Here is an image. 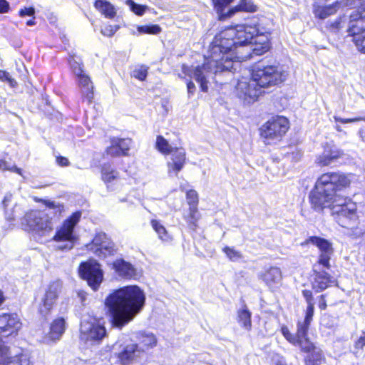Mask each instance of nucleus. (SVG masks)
I'll return each instance as SVG.
<instances>
[{
    "label": "nucleus",
    "instance_id": "obj_4",
    "mask_svg": "<svg viewBox=\"0 0 365 365\" xmlns=\"http://www.w3.org/2000/svg\"><path fill=\"white\" fill-rule=\"evenodd\" d=\"M219 42L213 38L210 43L208 61L215 69V72H222L230 70L232 67L234 61L242 62L250 59L252 56L250 50L244 48L245 45H235L230 47L229 51L219 48Z\"/></svg>",
    "mask_w": 365,
    "mask_h": 365
},
{
    "label": "nucleus",
    "instance_id": "obj_51",
    "mask_svg": "<svg viewBox=\"0 0 365 365\" xmlns=\"http://www.w3.org/2000/svg\"><path fill=\"white\" fill-rule=\"evenodd\" d=\"M159 238L165 242H169L173 240V235L168 230H155Z\"/></svg>",
    "mask_w": 365,
    "mask_h": 365
},
{
    "label": "nucleus",
    "instance_id": "obj_15",
    "mask_svg": "<svg viewBox=\"0 0 365 365\" xmlns=\"http://www.w3.org/2000/svg\"><path fill=\"white\" fill-rule=\"evenodd\" d=\"M344 155L343 150L337 148L333 143H326L323 145V152L316 156L314 164L320 168L329 167L333 163L342 158Z\"/></svg>",
    "mask_w": 365,
    "mask_h": 365
},
{
    "label": "nucleus",
    "instance_id": "obj_12",
    "mask_svg": "<svg viewBox=\"0 0 365 365\" xmlns=\"http://www.w3.org/2000/svg\"><path fill=\"white\" fill-rule=\"evenodd\" d=\"M121 365H142L145 359V352L138 344L124 346L118 354Z\"/></svg>",
    "mask_w": 365,
    "mask_h": 365
},
{
    "label": "nucleus",
    "instance_id": "obj_28",
    "mask_svg": "<svg viewBox=\"0 0 365 365\" xmlns=\"http://www.w3.org/2000/svg\"><path fill=\"white\" fill-rule=\"evenodd\" d=\"M338 4V2L336 1L329 5H314L313 14L315 18L318 19H325L337 12Z\"/></svg>",
    "mask_w": 365,
    "mask_h": 365
},
{
    "label": "nucleus",
    "instance_id": "obj_53",
    "mask_svg": "<svg viewBox=\"0 0 365 365\" xmlns=\"http://www.w3.org/2000/svg\"><path fill=\"white\" fill-rule=\"evenodd\" d=\"M35 14V9L34 6L24 7L19 11V15L21 17L26 16H34Z\"/></svg>",
    "mask_w": 365,
    "mask_h": 365
},
{
    "label": "nucleus",
    "instance_id": "obj_32",
    "mask_svg": "<svg viewBox=\"0 0 365 365\" xmlns=\"http://www.w3.org/2000/svg\"><path fill=\"white\" fill-rule=\"evenodd\" d=\"M308 352L305 358V363L307 365H320L324 361V357L321 350L316 348L312 344V348L309 351H305Z\"/></svg>",
    "mask_w": 365,
    "mask_h": 365
},
{
    "label": "nucleus",
    "instance_id": "obj_56",
    "mask_svg": "<svg viewBox=\"0 0 365 365\" xmlns=\"http://www.w3.org/2000/svg\"><path fill=\"white\" fill-rule=\"evenodd\" d=\"M365 346V333H364L355 342L356 349H362Z\"/></svg>",
    "mask_w": 365,
    "mask_h": 365
},
{
    "label": "nucleus",
    "instance_id": "obj_9",
    "mask_svg": "<svg viewBox=\"0 0 365 365\" xmlns=\"http://www.w3.org/2000/svg\"><path fill=\"white\" fill-rule=\"evenodd\" d=\"M106 336L105 327L92 317H84L81 323L80 338L86 343H99Z\"/></svg>",
    "mask_w": 365,
    "mask_h": 365
},
{
    "label": "nucleus",
    "instance_id": "obj_63",
    "mask_svg": "<svg viewBox=\"0 0 365 365\" xmlns=\"http://www.w3.org/2000/svg\"><path fill=\"white\" fill-rule=\"evenodd\" d=\"M6 164V162L4 160L0 159V169L4 168Z\"/></svg>",
    "mask_w": 365,
    "mask_h": 365
},
{
    "label": "nucleus",
    "instance_id": "obj_6",
    "mask_svg": "<svg viewBox=\"0 0 365 365\" xmlns=\"http://www.w3.org/2000/svg\"><path fill=\"white\" fill-rule=\"evenodd\" d=\"M250 79L259 86L267 88L282 83L286 80V73L279 65H262L259 62L252 69Z\"/></svg>",
    "mask_w": 365,
    "mask_h": 365
},
{
    "label": "nucleus",
    "instance_id": "obj_36",
    "mask_svg": "<svg viewBox=\"0 0 365 365\" xmlns=\"http://www.w3.org/2000/svg\"><path fill=\"white\" fill-rule=\"evenodd\" d=\"M82 216V212L77 210L69 215L63 222L60 228H74L80 221Z\"/></svg>",
    "mask_w": 365,
    "mask_h": 365
},
{
    "label": "nucleus",
    "instance_id": "obj_41",
    "mask_svg": "<svg viewBox=\"0 0 365 365\" xmlns=\"http://www.w3.org/2000/svg\"><path fill=\"white\" fill-rule=\"evenodd\" d=\"M68 62L71 71L76 76L85 73L84 65L82 61H77L73 56H70L68 58Z\"/></svg>",
    "mask_w": 365,
    "mask_h": 365
},
{
    "label": "nucleus",
    "instance_id": "obj_17",
    "mask_svg": "<svg viewBox=\"0 0 365 365\" xmlns=\"http://www.w3.org/2000/svg\"><path fill=\"white\" fill-rule=\"evenodd\" d=\"M130 143V138H112L110 145L106 148L105 153L111 158L128 156Z\"/></svg>",
    "mask_w": 365,
    "mask_h": 365
},
{
    "label": "nucleus",
    "instance_id": "obj_25",
    "mask_svg": "<svg viewBox=\"0 0 365 365\" xmlns=\"http://www.w3.org/2000/svg\"><path fill=\"white\" fill-rule=\"evenodd\" d=\"M53 240L58 243H62V245H57V248L60 250L71 249L76 240V237L73 233V230H58Z\"/></svg>",
    "mask_w": 365,
    "mask_h": 365
},
{
    "label": "nucleus",
    "instance_id": "obj_3",
    "mask_svg": "<svg viewBox=\"0 0 365 365\" xmlns=\"http://www.w3.org/2000/svg\"><path fill=\"white\" fill-rule=\"evenodd\" d=\"M259 36H263V32L259 29V24H240L234 26H228L220 31L214 37L220 43L221 48L229 51L230 47L235 45H249L255 43L256 46L252 49L257 55H262L269 49V42L265 36V40L259 43L253 40Z\"/></svg>",
    "mask_w": 365,
    "mask_h": 365
},
{
    "label": "nucleus",
    "instance_id": "obj_54",
    "mask_svg": "<svg viewBox=\"0 0 365 365\" xmlns=\"http://www.w3.org/2000/svg\"><path fill=\"white\" fill-rule=\"evenodd\" d=\"M56 163L60 167H68L70 165L68 159L62 155H57L56 157Z\"/></svg>",
    "mask_w": 365,
    "mask_h": 365
},
{
    "label": "nucleus",
    "instance_id": "obj_27",
    "mask_svg": "<svg viewBox=\"0 0 365 365\" xmlns=\"http://www.w3.org/2000/svg\"><path fill=\"white\" fill-rule=\"evenodd\" d=\"M262 279L270 289H275L281 284V271L277 267H271L262 275Z\"/></svg>",
    "mask_w": 365,
    "mask_h": 365
},
{
    "label": "nucleus",
    "instance_id": "obj_31",
    "mask_svg": "<svg viewBox=\"0 0 365 365\" xmlns=\"http://www.w3.org/2000/svg\"><path fill=\"white\" fill-rule=\"evenodd\" d=\"M314 304H307V310H306V316L304 322H299V335L300 336H303L304 335H307V331L309 329V327L311 321L312 320V317L314 315Z\"/></svg>",
    "mask_w": 365,
    "mask_h": 365
},
{
    "label": "nucleus",
    "instance_id": "obj_49",
    "mask_svg": "<svg viewBox=\"0 0 365 365\" xmlns=\"http://www.w3.org/2000/svg\"><path fill=\"white\" fill-rule=\"evenodd\" d=\"M223 252L226 254L227 257L232 261H237L242 258V255L240 252L233 248L225 247Z\"/></svg>",
    "mask_w": 365,
    "mask_h": 365
},
{
    "label": "nucleus",
    "instance_id": "obj_61",
    "mask_svg": "<svg viewBox=\"0 0 365 365\" xmlns=\"http://www.w3.org/2000/svg\"><path fill=\"white\" fill-rule=\"evenodd\" d=\"M150 223L153 228H164L158 220L153 219Z\"/></svg>",
    "mask_w": 365,
    "mask_h": 365
},
{
    "label": "nucleus",
    "instance_id": "obj_43",
    "mask_svg": "<svg viewBox=\"0 0 365 365\" xmlns=\"http://www.w3.org/2000/svg\"><path fill=\"white\" fill-rule=\"evenodd\" d=\"M126 4L135 14L140 16H143L148 9L147 6L136 4L133 0H126Z\"/></svg>",
    "mask_w": 365,
    "mask_h": 365
},
{
    "label": "nucleus",
    "instance_id": "obj_18",
    "mask_svg": "<svg viewBox=\"0 0 365 365\" xmlns=\"http://www.w3.org/2000/svg\"><path fill=\"white\" fill-rule=\"evenodd\" d=\"M21 327V322L14 314L0 315V336L7 337L16 334Z\"/></svg>",
    "mask_w": 365,
    "mask_h": 365
},
{
    "label": "nucleus",
    "instance_id": "obj_47",
    "mask_svg": "<svg viewBox=\"0 0 365 365\" xmlns=\"http://www.w3.org/2000/svg\"><path fill=\"white\" fill-rule=\"evenodd\" d=\"M119 29V25L106 24L101 29V33L104 36L112 37Z\"/></svg>",
    "mask_w": 365,
    "mask_h": 365
},
{
    "label": "nucleus",
    "instance_id": "obj_38",
    "mask_svg": "<svg viewBox=\"0 0 365 365\" xmlns=\"http://www.w3.org/2000/svg\"><path fill=\"white\" fill-rule=\"evenodd\" d=\"M8 365H34L29 355L26 353H21L14 356Z\"/></svg>",
    "mask_w": 365,
    "mask_h": 365
},
{
    "label": "nucleus",
    "instance_id": "obj_30",
    "mask_svg": "<svg viewBox=\"0 0 365 365\" xmlns=\"http://www.w3.org/2000/svg\"><path fill=\"white\" fill-rule=\"evenodd\" d=\"M99 169L101 178L106 184L110 183L119 178L118 172L108 162L101 165Z\"/></svg>",
    "mask_w": 365,
    "mask_h": 365
},
{
    "label": "nucleus",
    "instance_id": "obj_24",
    "mask_svg": "<svg viewBox=\"0 0 365 365\" xmlns=\"http://www.w3.org/2000/svg\"><path fill=\"white\" fill-rule=\"evenodd\" d=\"M113 269L120 277L125 278H135L138 276L135 268L129 262L123 259H118L113 262Z\"/></svg>",
    "mask_w": 365,
    "mask_h": 365
},
{
    "label": "nucleus",
    "instance_id": "obj_7",
    "mask_svg": "<svg viewBox=\"0 0 365 365\" xmlns=\"http://www.w3.org/2000/svg\"><path fill=\"white\" fill-rule=\"evenodd\" d=\"M346 32L357 51L365 54V2L350 14Z\"/></svg>",
    "mask_w": 365,
    "mask_h": 365
},
{
    "label": "nucleus",
    "instance_id": "obj_29",
    "mask_svg": "<svg viewBox=\"0 0 365 365\" xmlns=\"http://www.w3.org/2000/svg\"><path fill=\"white\" fill-rule=\"evenodd\" d=\"M262 88V87L259 86L255 82L251 80L250 82L246 83L244 88V98L249 102L257 101L258 97L264 93Z\"/></svg>",
    "mask_w": 365,
    "mask_h": 365
},
{
    "label": "nucleus",
    "instance_id": "obj_2",
    "mask_svg": "<svg viewBox=\"0 0 365 365\" xmlns=\"http://www.w3.org/2000/svg\"><path fill=\"white\" fill-rule=\"evenodd\" d=\"M349 175L341 171H327L317 178L309 194V202L312 208L322 212L327 204L340 197L338 192L351 187Z\"/></svg>",
    "mask_w": 365,
    "mask_h": 365
},
{
    "label": "nucleus",
    "instance_id": "obj_21",
    "mask_svg": "<svg viewBox=\"0 0 365 365\" xmlns=\"http://www.w3.org/2000/svg\"><path fill=\"white\" fill-rule=\"evenodd\" d=\"M78 87L81 90V99L83 102L91 104L94 98L93 84L90 76L85 73L76 77Z\"/></svg>",
    "mask_w": 365,
    "mask_h": 365
},
{
    "label": "nucleus",
    "instance_id": "obj_22",
    "mask_svg": "<svg viewBox=\"0 0 365 365\" xmlns=\"http://www.w3.org/2000/svg\"><path fill=\"white\" fill-rule=\"evenodd\" d=\"M316 263L313 266V278L312 280V288L316 292H322L327 289L331 282L330 275L325 271L321 270L320 266Z\"/></svg>",
    "mask_w": 365,
    "mask_h": 365
},
{
    "label": "nucleus",
    "instance_id": "obj_39",
    "mask_svg": "<svg viewBox=\"0 0 365 365\" xmlns=\"http://www.w3.org/2000/svg\"><path fill=\"white\" fill-rule=\"evenodd\" d=\"M140 34L157 35L162 31V28L158 24L140 25L137 27Z\"/></svg>",
    "mask_w": 365,
    "mask_h": 365
},
{
    "label": "nucleus",
    "instance_id": "obj_10",
    "mask_svg": "<svg viewBox=\"0 0 365 365\" xmlns=\"http://www.w3.org/2000/svg\"><path fill=\"white\" fill-rule=\"evenodd\" d=\"M327 204V207L332 211V215L338 217H344L349 220L358 218V207L356 202L349 196L341 195Z\"/></svg>",
    "mask_w": 365,
    "mask_h": 365
},
{
    "label": "nucleus",
    "instance_id": "obj_26",
    "mask_svg": "<svg viewBox=\"0 0 365 365\" xmlns=\"http://www.w3.org/2000/svg\"><path fill=\"white\" fill-rule=\"evenodd\" d=\"M93 6L101 16L106 19H113L117 16L115 6L108 0H95Z\"/></svg>",
    "mask_w": 365,
    "mask_h": 365
},
{
    "label": "nucleus",
    "instance_id": "obj_48",
    "mask_svg": "<svg viewBox=\"0 0 365 365\" xmlns=\"http://www.w3.org/2000/svg\"><path fill=\"white\" fill-rule=\"evenodd\" d=\"M0 81L7 82L11 88H16L18 85L16 81L5 70L0 69Z\"/></svg>",
    "mask_w": 365,
    "mask_h": 365
},
{
    "label": "nucleus",
    "instance_id": "obj_57",
    "mask_svg": "<svg viewBox=\"0 0 365 365\" xmlns=\"http://www.w3.org/2000/svg\"><path fill=\"white\" fill-rule=\"evenodd\" d=\"M302 294H303L304 297L306 299V302H307V304H309V303L310 304H314V299H313V297H312V293L311 291H309V290H304V291H303Z\"/></svg>",
    "mask_w": 365,
    "mask_h": 365
},
{
    "label": "nucleus",
    "instance_id": "obj_64",
    "mask_svg": "<svg viewBox=\"0 0 365 365\" xmlns=\"http://www.w3.org/2000/svg\"><path fill=\"white\" fill-rule=\"evenodd\" d=\"M4 297L3 296L2 292L0 290V305L4 302Z\"/></svg>",
    "mask_w": 365,
    "mask_h": 365
},
{
    "label": "nucleus",
    "instance_id": "obj_52",
    "mask_svg": "<svg viewBox=\"0 0 365 365\" xmlns=\"http://www.w3.org/2000/svg\"><path fill=\"white\" fill-rule=\"evenodd\" d=\"M334 119L336 122H339L342 124L354 123L358 121H365V117H355V118H344L338 116H334Z\"/></svg>",
    "mask_w": 365,
    "mask_h": 365
},
{
    "label": "nucleus",
    "instance_id": "obj_34",
    "mask_svg": "<svg viewBox=\"0 0 365 365\" xmlns=\"http://www.w3.org/2000/svg\"><path fill=\"white\" fill-rule=\"evenodd\" d=\"M204 68V65L196 66L193 71V74L195 81L200 83L201 91L203 92H207L208 90V86L207 81L203 71Z\"/></svg>",
    "mask_w": 365,
    "mask_h": 365
},
{
    "label": "nucleus",
    "instance_id": "obj_45",
    "mask_svg": "<svg viewBox=\"0 0 365 365\" xmlns=\"http://www.w3.org/2000/svg\"><path fill=\"white\" fill-rule=\"evenodd\" d=\"M148 73V67L145 65H141L139 68H135L132 74V76L140 81L146 79Z\"/></svg>",
    "mask_w": 365,
    "mask_h": 365
},
{
    "label": "nucleus",
    "instance_id": "obj_20",
    "mask_svg": "<svg viewBox=\"0 0 365 365\" xmlns=\"http://www.w3.org/2000/svg\"><path fill=\"white\" fill-rule=\"evenodd\" d=\"M66 330V322L63 317L54 319L51 324L50 331L43 337V342L47 344L58 341Z\"/></svg>",
    "mask_w": 365,
    "mask_h": 365
},
{
    "label": "nucleus",
    "instance_id": "obj_23",
    "mask_svg": "<svg viewBox=\"0 0 365 365\" xmlns=\"http://www.w3.org/2000/svg\"><path fill=\"white\" fill-rule=\"evenodd\" d=\"M281 331L289 342L299 346L302 351H309L312 348V343L308 340L307 335L303 336L299 335V324H297V331L295 336H294L285 326L282 327Z\"/></svg>",
    "mask_w": 365,
    "mask_h": 365
},
{
    "label": "nucleus",
    "instance_id": "obj_33",
    "mask_svg": "<svg viewBox=\"0 0 365 365\" xmlns=\"http://www.w3.org/2000/svg\"><path fill=\"white\" fill-rule=\"evenodd\" d=\"M156 150L164 155H168L172 153L173 148L163 135H158L156 137L155 143Z\"/></svg>",
    "mask_w": 365,
    "mask_h": 365
},
{
    "label": "nucleus",
    "instance_id": "obj_58",
    "mask_svg": "<svg viewBox=\"0 0 365 365\" xmlns=\"http://www.w3.org/2000/svg\"><path fill=\"white\" fill-rule=\"evenodd\" d=\"M3 170H9V171H11V172H14L15 173H17L20 175H22V170L21 168H18L16 166H13V167H6V165L3 168Z\"/></svg>",
    "mask_w": 365,
    "mask_h": 365
},
{
    "label": "nucleus",
    "instance_id": "obj_19",
    "mask_svg": "<svg viewBox=\"0 0 365 365\" xmlns=\"http://www.w3.org/2000/svg\"><path fill=\"white\" fill-rule=\"evenodd\" d=\"M170 161L167 163L168 173L178 174L180 172L186 164V152L181 147H173Z\"/></svg>",
    "mask_w": 365,
    "mask_h": 365
},
{
    "label": "nucleus",
    "instance_id": "obj_16",
    "mask_svg": "<svg viewBox=\"0 0 365 365\" xmlns=\"http://www.w3.org/2000/svg\"><path fill=\"white\" fill-rule=\"evenodd\" d=\"M312 243L315 245L320 250V255L317 263L322 264V267L329 269L330 268V259L333 254V249L331 243L321 237H310L304 242V244ZM304 245V243L302 244Z\"/></svg>",
    "mask_w": 365,
    "mask_h": 365
},
{
    "label": "nucleus",
    "instance_id": "obj_62",
    "mask_svg": "<svg viewBox=\"0 0 365 365\" xmlns=\"http://www.w3.org/2000/svg\"><path fill=\"white\" fill-rule=\"evenodd\" d=\"M26 24L29 26H34L36 24L35 16H34L31 19L28 20Z\"/></svg>",
    "mask_w": 365,
    "mask_h": 365
},
{
    "label": "nucleus",
    "instance_id": "obj_37",
    "mask_svg": "<svg viewBox=\"0 0 365 365\" xmlns=\"http://www.w3.org/2000/svg\"><path fill=\"white\" fill-rule=\"evenodd\" d=\"M238 322L247 330H250L252 327L251 313L245 307L238 312Z\"/></svg>",
    "mask_w": 365,
    "mask_h": 365
},
{
    "label": "nucleus",
    "instance_id": "obj_13",
    "mask_svg": "<svg viewBox=\"0 0 365 365\" xmlns=\"http://www.w3.org/2000/svg\"><path fill=\"white\" fill-rule=\"evenodd\" d=\"M87 247L100 258L114 255L118 251L114 243L102 232H99Z\"/></svg>",
    "mask_w": 365,
    "mask_h": 365
},
{
    "label": "nucleus",
    "instance_id": "obj_35",
    "mask_svg": "<svg viewBox=\"0 0 365 365\" xmlns=\"http://www.w3.org/2000/svg\"><path fill=\"white\" fill-rule=\"evenodd\" d=\"M140 344L145 349L153 348L157 344V339L152 333L142 332L139 335Z\"/></svg>",
    "mask_w": 365,
    "mask_h": 365
},
{
    "label": "nucleus",
    "instance_id": "obj_14",
    "mask_svg": "<svg viewBox=\"0 0 365 365\" xmlns=\"http://www.w3.org/2000/svg\"><path fill=\"white\" fill-rule=\"evenodd\" d=\"M61 287L60 282H53L48 286L45 292L41 297L38 312L42 316L46 317L50 313L61 292Z\"/></svg>",
    "mask_w": 365,
    "mask_h": 365
},
{
    "label": "nucleus",
    "instance_id": "obj_42",
    "mask_svg": "<svg viewBox=\"0 0 365 365\" xmlns=\"http://www.w3.org/2000/svg\"><path fill=\"white\" fill-rule=\"evenodd\" d=\"M200 218V215L197 207H189V212L185 218L187 225L190 227H197Z\"/></svg>",
    "mask_w": 365,
    "mask_h": 365
},
{
    "label": "nucleus",
    "instance_id": "obj_59",
    "mask_svg": "<svg viewBox=\"0 0 365 365\" xmlns=\"http://www.w3.org/2000/svg\"><path fill=\"white\" fill-rule=\"evenodd\" d=\"M319 307L322 310H324L327 308V303L324 295L320 296V299L319 300Z\"/></svg>",
    "mask_w": 365,
    "mask_h": 365
},
{
    "label": "nucleus",
    "instance_id": "obj_40",
    "mask_svg": "<svg viewBox=\"0 0 365 365\" xmlns=\"http://www.w3.org/2000/svg\"><path fill=\"white\" fill-rule=\"evenodd\" d=\"M12 357L9 347L0 339V365H8Z\"/></svg>",
    "mask_w": 365,
    "mask_h": 365
},
{
    "label": "nucleus",
    "instance_id": "obj_55",
    "mask_svg": "<svg viewBox=\"0 0 365 365\" xmlns=\"http://www.w3.org/2000/svg\"><path fill=\"white\" fill-rule=\"evenodd\" d=\"M10 10L9 3L6 0H0V14H6Z\"/></svg>",
    "mask_w": 365,
    "mask_h": 365
},
{
    "label": "nucleus",
    "instance_id": "obj_50",
    "mask_svg": "<svg viewBox=\"0 0 365 365\" xmlns=\"http://www.w3.org/2000/svg\"><path fill=\"white\" fill-rule=\"evenodd\" d=\"M34 200L36 202H41V203L43 204L46 207L50 208V209H54V208L63 209V205H56L53 201H51L48 200H45V199L38 198V197H34Z\"/></svg>",
    "mask_w": 365,
    "mask_h": 365
},
{
    "label": "nucleus",
    "instance_id": "obj_8",
    "mask_svg": "<svg viewBox=\"0 0 365 365\" xmlns=\"http://www.w3.org/2000/svg\"><path fill=\"white\" fill-rule=\"evenodd\" d=\"M213 10L217 14V19L225 21L231 19L237 13H255L257 11L258 6L253 0H240L237 4L227 7L235 0H210Z\"/></svg>",
    "mask_w": 365,
    "mask_h": 365
},
{
    "label": "nucleus",
    "instance_id": "obj_11",
    "mask_svg": "<svg viewBox=\"0 0 365 365\" xmlns=\"http://www.w3.org/2000/svg\"><path fill=\"white\" fill-rule=\"evenodd\" d=\"M79 274L94 291L98 289L103 279V273L100 264L93 259L80 265Z\"/></svg>",
    "mask_w": 365,
    "mask_h": 365
},
{
    "label": "nucleus",
    "instance_id": "obj_5",
    "mask_svg": "<svg viewBox=\"0 0 365 365\" xmlns=\"http://www.w3.org/2000/svg\"><path fill=\"white\" fill-rule=\"evenodd\" d=\"M289 128L290 123L287 117L275 115L259 127V135L264 145H277L282 141Z\"/></svg>",
    "mask_w": 365,
    "mask_h": 365
},
{
    "label": "nucleus",
    "instance_id": "obj_1",
    "mask_svg": "<svg viewBox=\"0 0 365 365\" xmlns=\"http://www.w3.org/2000/svg\"><path fill=\"white\" fill-rule=\"evenodd\" d=\"M144 303V293L137 286H128L115 290L105 301L112 325L120 329L133 320Z\"/></svg>",
    "mask_w": 365,
    "mask_h": 365
},
{
    "label": "nucleus",
    "instance_id": "obj_46",
    "mask_svg": "<svg viewBox=\"0 0 365 365\" xmlns=\"http://www.w3.org/2000/svg\"><path fill=\"white\" fill-rule=\"evenodd\" d=\"M344 21L342 17H337L334 21L327 25V29L330 32L337 33L343 28Z\"/></svg>",
    "mask_w": 365,
    "mask_h": 365
},
{
    "label": "nucleus",
    "instance_id": "obj_44",
    "mask_svg": "<svg viewBox=\"0 0 365 365\" xmlns=\"http://www.w3.org/2000/svg\"><path fill=\"white\" fill-rule=\"evenodd\" d=\"M186 200L190 207H197L199 202V196L193 189H190L186 192Z\"/></svg>",
    "mask_w": 365,
    "mask_h": 365
},
{
    "label": "nucleus",
    "instance_id": "obj_60",
    "mask_svg": "<svg viewBox=\"0 0 365 365\" xmlns=\"http://www.w3.org/2000/svg\"><path fill=\"white\" fill-rule=\"evenodd\" d=\"M187 88L188 93H193L195 91V86L192 81H188L187 83Z\"/></svg>",
    "mask_w": 365,
    "mask_h": 365
}]
</instances>
